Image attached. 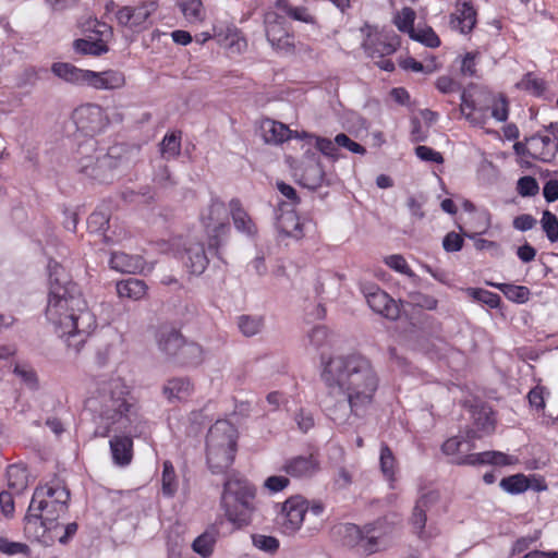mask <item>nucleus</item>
<instances>
[{"instance_id":"1","label":"nucleus","mask_w":558,"mask_h":558,"mask_svg":"<svg viewBox=\"0 0 558 558\" xmlns=\"http://www.w3.org/2000/svg\"><path fill=\"white\" fill-rule=\"evenodd\" d=\"M320 379L327 389L324 411L337 425L364 416L380 384L372 360L361 353L330 356L323 362Z\"/></svg>"},{"instance_id":"2","label":"nucleus","mask_w":558,"mask_h":558,"mask_svg":"<svg viewBox=\"0 0 558 558\" xmlns=\"http://www.w3.org/2000/svg\"><path fill=\"white\" fill-rule=\"evenodd\" d=\"M48 270L46 317L60 337H66L68 347L80 352L96 328L95 315L86 308L80 287L70 279L60 264L50 262Z\"/></svg>"},{"instance_id":"3","label":"nucleus","mask_w":558,"mask_h":558,"mask_svg":"<svg viewBox=\"0 0 558 558\" xmlns=\"http://www.w3.org/2000/svg\"><path fill=\"white\" fill-rule=\"evenodd\" d=\"M85 409L94 420L100 421L94 432L97 437H108L113 427L133 435H144L148 430V421L121 378L101 381L86 399Z\"/></svg>"},{"instance_id":"4","label":"nucleus","mask_w":558,"mask_h":558,"mask_svg":"<svg viewBox=\"0 0 558 558\" xmlns=\"http://www.w3.org/2000/svg\"><path fill=\"white\" fill-rule=\"evenodd\" d=\"M70 498V490L59 476L36 487L24 518L25 532L39 538L59 527L58 521L66 515Z\"/></svg>"},{"instance_id":"5","label":"nucleus","mask_w":558,"mask_h":558,"mask_svg":"<svg viewBox=\"0 0 558 558\" xmlns=\"http://www.w3.org/2000/svg\"><path fill=\"white\" fill-rule=\"evenodd\" d=\"M256 488L243 475H228L223 482L220 506L225 515L236 529L247 526L252 522Z\"/></svg>"},{"instance_id":"6","label":"nucleus","mask_w":558,"mask_h":558,"mask_svg":"<svg viewBox=\"0 0 558 558\" xmlns=\"http://www.w3.org/2000/svg\"><path fill=\"white\" fill-rule=\"evenodd\" d=\"M391 529L387 521L378 519L363 526L342 523L333 532L343 546L355 549L360 555L369 556L385 548V541Z\"/></svg>"},{"instance_id":"7","label":"nucleus","mask_w":558,"mask_h":558,"mask_svg":"<svg viewBox=\"0 0 558 558\" xmlns=\"http://www.w3.org/2000/svg\"><path fill=\"white\" fill-rule=\"evenodd\" d=\"M236 429L228 421H217L206 436V458L211 473H225L233 463L236 452Z\"/></svg>"},{"instance_id":"8","label":"nucleus","mask_w":558,"mask_h":558,"mask_svg":"<svg viewBox=\"0 0 558 558\" xmlns=\"http://www.w3.org/2000/svg\"><path fill=\"white\" fill-rule=\"evenodd\" d=\"M93 158L77 157V172L98 183H112L130 163L126 149L122 145H114L107 151L101 149L96 168L90 169Z\"/></svg>"},{"instance_id":"9","label":"nucleus","mask_w":558,"mask_h":558,"mask_svg":"<svg viewBox=\"0 0 558 558\" xmlns=\"http://www.w3.org/2000/svg\"><path fill=\"white\" fill-rule=\"evenodd\" d=\"M202 221L208 234V246L218 254L230 232L226 204L219 198H213L207 211L202 215Z\"/></svg>"},{"instance_id":"10","label":"nucleus","mask_w":558,"mask_h":558,"mask_svg":"<svg viewBox=\"0 0 558 558\" xmlns=\"http://www.w3.org/2000/svg\"><path fill=\"white\" fill-rule=\"evenodd\" d=\"M72 119L77 131L92 140L96 134L106 130L109 125V118L102 107L96 104H85L77 107Z\"/></svg>"},{"instance_id":"11","label":"nucleus","mask_w":558,"mask_h":558,"mask_svg":"<svg viewBox=\"0 0 558 558\" xmlns=\"http://www.w3.org/2000/svg\"><path fill=\"white\" fill-rule=\"evenodd\" d=\"M265 33L271 47L284 54L294 52V35L286 27L284 17L275 11H268L264 15Z\"/></svg>"},{"instance_id":"12","label":"nucleus","mask_w":558,"mask_h":558,"mask_svg":"<svg viewBox=\"0 0 558 558\" xmlns=\"http://www.w3.org/2000/svg\"><path fill=\"white\" fill-rule=\"evenodd\" d=\"M360 290L373 312L390 320H396L400 317V305L377 284L362 282Z\"/></svg>"},{"instance_id":"13","label":"nucleus","mask_w":558,"mask_h":558,"mask_svg":"<svg viewBox=\"0 0 558 558\" xmlns=\"http://www.w3.org/2000/svg\"><path fill=\"white\" fill-rule=\"evenodd\" d=\"M308 501L300 496H291L282 505L276 521L286 534L295 533L302 526Z\"/></svg>"},{"instance_id":"14","label":"nucleus","mask_w":558,"mask_h":558,"mask_svg":"<svg viewBox=\"0 0 558 558\" xmlns=\"http://www.w3.org/2000/svg\"><path fill=\"white\" fill-rule=\"evenodd\" d=\"M158 3L154 0L143 1L137 7L125 5L116 13L119 25L131 29H144L148 20L156 12Z\"/></svg>"},{"instance_id":"15","label":"nucleus","mask_w":558,"mask_h":558,"mask_svg":"<svg viewBox=\"0 0 558 558\" xmlns=\"http://www.w3.org/2000/svg\"><path fill=\"white\" fill-rule=\"evenodd\" d=\"M326 181L324 167L315 153L307 154L302 161L299 182L310 190L320 187Z\"/></svg>"},{"instance_id":"16","label":"nucleus","mask_w":558,"mask_h":558,"mask_svg":"<svg viewBox=\"0 0 558 558\" xmlns=\"http://www.w3.org/2000/svg\"><path fill=\"white\" fill-rule=\"evenodd\" d=\"M276 228L286 236L301 239L304 235L303 225L294 210L289 205L280 203L276 210Z\"/></svg>"},{"instance_id":"17","label":"nucleus","mask_w":558,"mask_h":558,"mask_svg":"<svg viewBox=\"0 0 558 558\" xmlns=\"http://www.w3.org/2000/svg\"><path fill=\"white\" fill-rule=\"evenodd\" d=\"M142 435H133L123 432L122 435L113 436L110 441V452L112 461L118 466H128L133 459V437H141Z\"/></svg>"},{"instance_id":"18","label":"nucleus","mask_w":558,"mask_h":558,"mask_svg":"<svg viewBox=\"0 0 558 558\" xmlns=\"http://www.w3.org/2000/svg\"><path fill=\"white\" fill-rule=\"evenodd\" d=\"M183 335L173 327H161L156 335L158 350L174 362L184 341Z\"/></svg>"},{"instance_id":"19","label":"nucleus","mask_w":558,"mask_h":558,"mask_svg":"<svg viewBox=\"0 0 558 558\" xmlns=\"http://www.w3.org/2000/svg\"><path fill=\"white\" fill-rule=\"evenodd\" d=\"M530 157L543 162H551L558 153V144L548 135L535 134L527 138Z\"/></svg>"},{"instance_id":"20","label":"nucleus","mask_w":558,"mask_h":558,"mask_svg":"<svg viewBox=\"0 0 558 558\" xmlns=\"http://www.w3.org/2000/svg\"><path fill=\"white\" fill-rule=\"evenodd\" d=\"M193 391L194 384L189 377H172L162 387V395L170 403L186 401Z\"/></svg>"},{"instance_id":"21","label":"nucleus","mask_w":558,"mask_h":558,"mask_svg":"<svg viewBox=\"0 0 558 558\" xmlns=\"http://www.w3.org/2000/svg\"><path fill=\"white\" fill-rule=\"evenodd\" d=\"M88 86L95 89H119L125 85V76L124 73L119 70H106L101 72H95L90 70V73L87 74Z\"/></svg>"},{"instance_id":"22","label":"nucleus","mask_w":558,"mask_h":558,"mask_svg":"<svg viewBox=\"0 0 558 558\" xmlns=\"http://www.w3.org/2000/svg\"><path fill=\"white\" fill-rule=\"evenodd\" d=\"M230 214L234 228L248 238L257 235V227L247 211L243 208L239 198H232L229 202Z\"/></svg>"},{"instance_id":"23","label":"nucleus","mask_w":558,"mask_h":558,"mask_svg":"<svg viewBox=\"0 0 558 558\" xmlns=\"http://www.w3.org/2000/svg\"><path fill=\"white\" fill-rule=\"evenodd\" d=\"M283 471L293 477H311L319 469L318 461L312 456H298L286 461Z\"/></svg>"},{"instance_id":"24","label":"nucleus","mask_w":558,"mask_h":558,"mask_svg":"<svg viewBox=\"0 0 558 558\" xmlns=\"http://www.w3.org/2000/svg\"><path fill=\"white\" fill-rule=\"evenodd\" d=\"M183 260L192 275H202L209 264L204 244L201 242L190 243L185 248Z\"/></svg>"},{"instance_id":"25","label":"nucleus","mask_w":558,"mask_h":558,"mask_svg":"<svg viewBox=\"0 0 558 558\" xmlns=\"http://www.w3.org/2000/svg\"><path fill=\"white\" fill-rule=\"evenodd\" d=\"M451 27L461 34H470L476 25V10L471 2H462L457 5L456 12L451 14Z\"/></svg>"},{"instance_id":"26","label":"nucleus","mask_w":558,"mask_h":558,"mask_svg":"<svg viewBox=\"0 0 558 558\" xmlns=\"http://www.w3.org/2000/svg\"><path fill=\"white\" fill-rule=\"evenodd\" d=\"M205 355L206 352L199 343L184 339L173 363L183 367H197L205 361Z\"/></svg>"},{"instance_id":"27","label":"nucleus","mask_w":558,"mask_h":558,"mask_svg":"<svg viewBox=\"0 0 558 558\" xmlns=\"http://www.w3.org/2000/svg\"><path fill=\"white\" fill-rule=\"evenodd\" d=\"M260 131L267 144L279 145L293 136V132L286 124L271 119L262 122Z\"/></svg>"},{"instance_id":"28","label":"nucleus","mask_w":558,"mask_h":558,"mask_svg":"<svg viewBox=\"0 0 558 558\" xmlns=\"http://www.w3.org/2000/svg\"><path fill=\"white\" fill-rule=\"evenodd\" d=\"M51 72L65 82L72 84H88L90 70L78 69L68 62H54L51 66Z\"/></svg>"},{"instance_id":"29","label":"nucleus","mask_w":558,"mask_h":558,"mask_svg":"<svg viewBox=\"0 0 558 558\" xmlns=\"http://www.w3.org/2000/svg\"><path fill=\"white\" fill-rule=\"evenodd\" d=\"M109 265L114 270L135 274L143 269L144 259L138 255L133 256L123 252H113L111 253Z\"/></svg>"},{"instance_id":"30","label":"nucleus","mask_w":558,"mask_h":558,"mask_svg":"<svg viewBox=\"0 0 558 558\" xmlns=\"http://www.w3.org/2000/svg\"><path fill=\"white\" fill-rule=\"evenodd\" d=\"M76 53L99 57L109 51L107 43L101 38H78L73 41Z\"/></svg>"},{"instance_id":"31","label":"nucleus","mask_w":558,"mask_h":558,"mask_svg":"<svg viewBox=\"0 0 558 558\" xmlns=\"http://www.w3.org/2000/svg\"><path fill=\"white\" fill-rule=\"evenodd\" d=\"M485 283L501 291L511 302L524 304L530 300L531 291L527 287L512 283H495L492 281H485Z\"/></svg>"},{"instance_id":"32","label":"nucleus","mask_w":558,"mask_h":558,"mask_svg":"<svg viewBox=\"0 0 558 558\" xmlns=\"http://www.w3.org/2000/svg\"><path fill=\"white\" fill-rule=\"evenodd\" d=\"M146 283L137 278H128L117 283V293L120 298L140 300L146 294Z\"/></svg>"},{"instance_id":"33","label":"nucleus","mask_w":558,"mask_h":558,"mask_svg":"<svg viewBox=\"0 0 558 558\" xmlns=\"http://www.w3.org/2000/svg\"><path fill=\"white\" fill-rule=\"evenodd\" d=\"M8 487L15 494L23 493L28 485V474L25 466L12 464L7 469Z\"/></svg>"},{"instance_id":"34","label":"nucleus","mask_w":558,"mask_h":558,"mask_svg":"<svg viewBox=\"0 0 558 558\" xmlns=\"http://www.w3.org/2000/svg\"><path fill=\"white\" fill-rule=\"evenodd\" d=\"M236 326L244 337L250 338L258 335L263 330L265 319L262 315L243 314L236 317Z\"/></svg>"},{"instance_id":"35","label":"nucleus","mask_w":558,"mask_h":558,"mask_svg":"<svg viewBox=\"0 0 558 558\" xmlns=\"http://www.w3.org/2000/svg\"><path fill=\"white\" fill-rule=\"evenodd\" d=\"M177 4L189 23L204 21L205 10L202 0H178Z\"/></svg>"},{"instance_id":"36","label":"nucleus","mask_w":558,"mask_h":558,"mask_svg":"<svg viewBox=\"0 0 558 558\" xmlns=\"http://www.w3.org/2000/svg\"><path fill=\"white\" fill-rule=\"evenodd\" d=\"M216 541L217 531L215 527H211L206 530L204 533H202L194 539L192 548L202 557L207 558L213 554Z\"/></svg>"},{"instance_id":"37","label":"nucleus","mask_w":558,"mask_h":558,"mask_svg":"<svg viewBox=\"0 0 558 558\" xmlns=\"http://www.w3.org/2000/svg\"><path fill=\"white\" fill-rule=\"evenodd\" d=\"M161 157L171 160L181 154V132L166 134L159 144Z\"/></svg>"},{"instance_id":"38","label":"nucleus","mask_w":558,"mask_h":558,"mask_svg":"<svg viewBox=\"0 0 558 558\" xmlns=\"http://www.w3.org/2000/svg\"><path fill=\"white\" fill-rule=\"evenodd\" d=\"M178 490V478L173 464L166 460L162 463L161 492L165 497L172 498Z\"/></svg>"},{"instance_id":"39","label":"nucleus","mask_w":558,"mask_h":558,"mask_svg":"<svg viewBox=\"0 0 558 558\" xmlns=\"http://www.w3.org/2000/svg\"><path fill=\"white\" fill-rule=\"evenodd\" d=\"M499 486L510 495L522 494L531 487L529 478L522 473L504 477Z\"/></svg>"},{"instance_id":"40","label":"nucleus","mask_w":558,"mask_h":558,"mask_svg":"<svg viewBox=\"0 0 558 558\" xmlns=\"http://www.w3.org/2000/svg\"><path fill=\"white\" fill-rule=\"evenodd\" d=\"M295 137L302 138V137H310L315 138V146L316 148L326 157H329L333 161L338 160L341 155L339 153V147L336 143V138L333 141L327 138V137H320V136H314L310 135L305 132L302 133V135H299L295 133Z\"/></svg>"},{"instance_id":"41","label":"nucleus","mask_w":558,"mask_h":558,"mask_svg":"<svg viewBox=\"0 0 558 558\" xmlns=\"http://www.w3.org/2000/svg\"><path fill=\"white\" fill-rule=\"evenodd\" d=\"M379 463L384 476L389 481H393L396 470V458L389 446L385 442H383L380 446Z\"/></svg>"},{"instance_id":"42","label":"nucleus","mask_w":558,"mask_h":558,"mask_svg":"<svg viewBox=\"0 0 558 558\" xmlns=\"http://www.w3.org/2000/svg\"><path fill=\"white\" fill-rule=\"evenodd\" d=\"M385 264L395 271L408 276L414 283L420 280L418 276L413 272L405 258L400 254H392L385 257Z\"/></svg>"},{"instance_id":"43","label":"nucleus","mask_w":558,"mask_h":558,"mask_svg":"<svg viewBox=\"0 0 558 558\" xmlns=\"http://www.w3.org/2000/svg\"><path fill=\"white\" fill-rule=\"evenodd\" d=\"M13 373L21 379V381L31 390L39 388V380L35 369L27 364H15Z\"/></svg>"},{"instance_id":"44","label":"nucleus","mask_w":558,"mask_h":558,"mask_svg":"<svg viewBox=\"0 0 558 558\" xmlns=\"http://www.w3.org/2000/svg\"><path fill=\"white\" fill-rule=\"evenodd\" d=\"M410 38L429 48H437L440 46V39L430 26L415 27L414 33H411Z\"/></svg>"},{"instance_id":"45","label":"nucleus","mask_w":558,"mask_h":558,"mask_svg":"<svg viewBox=\"0 0 558 558\" xmlns=\"http://www.w3.org/2000/svg\"><path fill=\"white\" fill-rule=\"evenodd\" d=\"M466 294L474 301L482 302L490 308H498L501 303V299L497 293L481 288H468Z\"/></svg>"},{"instance_id":"46","label":"nucleus","mask_w":558,"mask_h":558,"mask_svg":"<svg viewBox=\"0 0 558 558\" xmlns=\"http://www.w3.org/2000/svg\"><path fill=\"white\" fill-rule=\"evenodd\" d=\"M427 512L414 506L410 523L414 533L421 538L426 539L430 535L426 532Z\"/></svg>"},{"instance_id":"47","label":"nucleus","mask_w":558,"mask_h":558,"mask_svg":"<svg viewBox=\"0 0 558 558\" xmlns=\"http://www.w3.org/2000/svg\"><path fill=\"white\" fill-rule=\"evenodd\" d=\"M542 228L550 242H558V218L549 210L543 213L541 219Z\"/></svg>"},{"instance_id":"48","label":"nucleus","mask_w":558,"mask_h":558,"mask_svg":"<svg viewBox=\"0 0 558 558\" xmlns=\"http://www.w3.org/2000/svg\"><path fill=\"white\" fill-rule=\"evenodd\" d=\"M253 545L267 554H275L279 549V541L275 536L264 534L252 535Z\"/></svg>"},{"instance_id":"49","label":"nucleus","mask_w":558,"mask_h":558,"mask_svg":"<svg viewBox=\"0 0 558 558\" xmlns=\"http://www.w3.org/2000/svg\"><path fill=\"white\" fill-rule=\"evenodd\" d=\"M100 151H101V148L97 147V142L95 140L89 138L78 146L77 157L93 158V161L89 162L90 163L89 168L93 169V168L97 167V163L100 158Z\"/></svg>"},{"instance_id":"50","label":"nucleus","mask_w":558,"mask_h":558,"mask_svg":"<svg viewBox=\"0 0 558 558\" xmlns=\"http://www.w3.org/2000/svg\"><path fill=\"white\" fill-rule=\"evenodd\" d=\"M408 298L413 306H417L424 310L434 311L438 305L437 299L420 291L409 292Z\"/></svg>"},{"instance_id":"51","label":"nucleus","mask_w":558,"mask_h":558,"mask_svg":"<svg viewBox=\"0 0 558 558\" xmlns=\"http://www.w3.org/2000/svg\"><path fill=\"white\" fill-rule=\"evenodd\" d=\"M414 20L415 12L411 8H404L397 16L395 24L400 32L407 33L410 36L411 33H414Z\"/></svg>"},{"instance_id":"52","label":"nucleus","mask_w":558,"mask_h":558,"mask_svg":"<svg viewBox=\"0 0 558 558\" xmlns=\"http://www.w3.org/2000/svg\"><path fill=\"white\" fill-rule=\"evenodd\" d=\"M109 227V215L101 210H95L87 218V228L90 232H104Z\"/></svg>"},{"instance_id":"53","label":"nucleus","mask_w":558,"mask_h":558,"mask_svg":"<svg viewBox=\"0 0 558 558\" xmlns=\"http://www.w3.org/2000/svg\"><path fill=\"white\" fill-rule=\"evenodd\" d=\"M40 72H47L45 69H36L34 66H26L16 77L17 87L34 86L39 80Z\"/></svg>"},{"instance_id":"54","label":"nucleus","mask_w":558,"mask_h":558,"mask_svg":"<svg viewBox=\"0 0 558 558\" xmlns=\"http://www.w3.org/2000/svg\"><path fill=\"white\" fill-rule=\"evenodd\" d=\"M518 87L535 96H541L545 90V83L543 80L536 78L531 73H527L518 84Z\"/></svg>"},{"instance_id":"55","label":"nucleus","mask_w":558,"mask_h":558,"mask_svg":"<svg viewBox=\"0 0 558 558\" xmlns=\"http://www.w3.org/2000/svg\"><path fill=\"white\" fill-rule=\"evenodd\" d=\"M495 451H484L480 453H471L464 457L458 458L454 462L457 464L476 465V464H492L493 454Z\"/></svg>"},{"instance_id":"56","label":"nucleus","mask_w":558,"mask_h":558,"mask_svg":"<svg viewBox=\"0 0 558 558\" xmlns=\"http://www.w3.org/2000/svg\"><path fill=\"white\" fill-rule=\"evenodd\" d=\"M517 191L523 197H531L538 193L539 186L535 178L525 175L518 180Z\"/></svg>"},{"instance_id":"57","label":"nucleus","mask_w":558,"mask_h":558,"mask_svg":"<svg viewBox=\"0 0 558 558\" xmlns=\"http://www.w3.org/2000/svg\"><path fill=\"white\" fill-rule=\"evenodd\" d=\"M480 53L477 51L466 52L461 59L460 72L463 76L473 77L476 75V65Z\"/></svg>"},{"instance_id":"58","label":"nucleus","mask_w":558,"mask_h":558,"mask_svg":"<svg viewBox=\"0 0 558 558\" xmlns=\"http://www.w3.org/2000/svg\"><path fill=\"white\" fill-rule=\"evenodd\" d=\"M0 551L7 555H29V547L24 543L12 542L5 537H0Z\"/></svg>"},{"instance_id":"59","label":"nucleus","mask_w":558,"mask_h":558,"mask_svg":"<svg viewBox=\"0 0 558 558\" xmlns=\"http://www.w3.org/2000/svg\"><path fill=\"white\" fill-rule=\"evenodd\" d=\"M439 499L440 495L437 490H428L417 498L414 506L428 512L439 502Z\"/></svg>"},{"instance_id":"60","label":"nucleus","mask_w":558,"mask_h":558,"mask_svg":"<svg viewBox=\"0 0 558 558\" xmlns=\"http://www.w3.org/2000/svg\"><path fill=\"white\" fill-rule=\"evenodd\" d=\"M364 47L371 56H374L375 53H378L379 56H387L396 50V47L392 44L385 43L380 39L371 40L369 43L366 41Z\"/></svg>"},{"instance_id":"61","label":"nucleus","mask_w":558,"mask_h":558,"mask_svg":"<svg viewBox=\"0 0 558 558\" xmlns=\"http://www.w3.org/2000/svg\"><path fill=\"white\" fill-rule=\"evenodd\" d=\"M290 19L294 21H300L306 24H315L316 19L315 16L310 12V10L306 7H300V5H293L288 8V14Z\"/></svg>"},{"instance_id":"62","label":"nucleus","mask_w":558,"mask_h":558,"mask_svg":"<svg viewBox=\"0 0 558 558\" xmlns=\"http://www.w3.org/2000/svg\"><path fill=\"white\" fill-rule=\"evenodd\" d=\"M336 143L338 147H343L353 154L364 155L366 149L361 144L352 141L347 134L339 133L336 135Z\"/></svg>"},{"instance_id":"63","label":"nucleus","mask_w":558,"mask_h":558,"mask_svg":"<svg viewBox=\"0 0 558 558\" xmlns=\"http://www.w3.org/2000/svg\"><path fill=\"white\" fill-rule=\"evenodd\" d=\"M276 185L281 195L289 201L283 202L284 204L289 205V208H294L300 203V197L292 185L283 181H278Z\"/></svg>"},{"instance_id":"64","label":"nucleus","mask_w":558,"mask_h":558,"mask_svg":"<svg viewBox=\"0 0 558 558\" xmlns=\"http://www.w3.org/2000/svg\"><path fill=\"white\" fill-rule=\"evenodd\" d=\"M463 238L454 232H448L442 240V247L446 252L453 253L459 252L463 247Z\"/></svg>"}]
</instances>
